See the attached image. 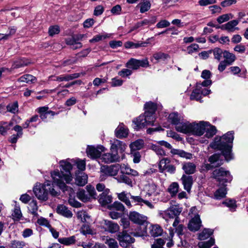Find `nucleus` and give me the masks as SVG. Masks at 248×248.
<instances>
[{
	"label": "nucleus",
	"mask_w": 248,
	"mask_h": 248,
	"mask_svg": "<svg viewBox=\"0 0 248 248\" xmlns=\"http://www.w3.org/2000/svg\"><path fill=\"white\" fill-rule=\"evenodd\" d=\"M61 172L58 170H54L51 172V176L53 183L63 192L68 190V187L66 186L64 181L66 183H70L72 178L70 171L72 169L71 163L66 160H62L60 162Z\"/></svg>",
	"instance_id": "nucleus-1"
},
{
	"label": "nucleus",
	"mask_w": 248,
	"mask_h": 248,
	"mask_svg": "<svg viewBox=\"0 0 248 248\" xmlns=\"http://www.w3.org/2000/svg\"><path fill=\"white\" fill-rule=\"evenodd\" d=\"M233 131H229L222 136H217L209 145V148L219 151L222 155H231L234 139Z\"/></svg>",
	"instance_id": "nucleus-2"
},
{
	"label": "nucleus",
	"mask_w": 248,
	"mask_h": 248,
	"mask_svg": "<svg viewBox=\"0 0 248 248\" xmlns=\"http://www.w3.org/2000/svg\"><path fill=\"white\" fill-rule=\"evenodd\" d=\"M54 183L46 181L44 184L37 183L33 188V192L37 199L40 201H46L48 198V194L52 196H58L60 191L54 188Z\"/></svg>",
	"instance_id": "nucleus-3"
},
{
	"label": "nucleus",
	"mask_w": 248,
	"mask_h": 248,
	"mask_svg": "<svg viewBox=\"0 0 248 248\" xmlns=\"http://www.w3.org/2000/svg\"><path fill=\"white\" fill-rule=\"evenodd\" d=\"M155 118L154 114L145 111L144 115H140L133 122L136 124L135 128L139 129L147 125H152L155 122Z\"/></svg>",
	"instance_id": "nucleus-4"
},
{
	"label": "nucleus",
	"mask_w": 248,
	"mask_h": 248,
	"mask_svg": "<svg viewBox=\"0 0 248 248\" xmlns=\"http://www.w3.org/2000/svg\"><path fill=\"white\" fill-rule=\"evenodd\" d=\"M213 176L219 184L225 185V183L230 182L232 180V176L229 171L226 170L224 168H220L216 169L213 172Z\"/></svg>",
	"instance_id": "nucleus-5"
},
{
	"label": "nucleus",
	"mask_w": 248,
	"mask_h": 248,
	"mask_svg": "<svg viewBox=\"0 0 248 248\" xmlns=\"http://www.w3.org/2000/svg\"><path fill=\"white\" fill-rule=\"evenodd\" d=\"M120 169V165L119 164L101 167L100 170V178L101 181L105 180L108 176H116Z\"/></svg>",
	"instance_id": "nucleus-6"
},
{
	"label": "nucleus",
	"mask_w": 248,
	"mask_h": 248,
	"mask_svg": "<svg viewBox=\"0 0 248 248\" xmlns=\"http://www.w3.org/2000/svg\"><path fill=\"white\" fill-rule=\"evenodd\" d=\"M232 156H210L208 159L209 164H205V168L207 170L214 167H217L223 164L224 159L227 161L232 159Z\"/></svg>",
	"instance_id": "nucleus-7"
},
{
	"label": "nucleus",
	"mask_w": 248,
	"mask_h": 248,
	"mask_svg": "<svg viewBox=\"0 0 248 248\" xmlns=\"http://www.w3.org/2000/svg\"><path fill=\"white\" fill-rule=\"evenodd\" d=\"M181 212L182 210L180 208L175 206L170 207L165 211H162L159 213V215L168 222L169 219H175L176 217H179L178 216Z\"/></svg>",
	"instance_id": "nucleus-8"
},
{
	"label": "nucleus",
	"mask_w": 248,
	"mask_h": 248,
	"mask_svg": "<svg viewBox=\"0 0 248 248\" xmlns=\"http://www.w3.org/2000/svg\"><path fill=\"white\" fill-rule=\"evenodd\" d=\"M201 83L196 84V88L193 91L190 95L191 100H196L201 102L202 95H206L211 93V90L206 88H202Z\"/></svg>",
	"instance_id": "nucleus-9"
},
{
	"label": "nucleus",
	"mask_w": 248,
	"mask_h": 248,
	"mask_svg": "<svg viewBox=\"0 0 248 248\" xmlns=\"http://www.w3.org/2000/svg\"><path fill=\"white\" fill-rule=\"evenodd\" d=\"M149 66V62L147 59L141 60L131 58L126 63V66L129 69L137 70L140 67H147Z\"/></svg>",
	"instance_id": "nucleus-10"
},
{
	"label": "nucleus",
	"mask_w": 248,
	"mask_h": 248,
	"mask_svg": "<svg viewBox=\"0 0 248 248\" xmlns=\"http://www.w3.org/2000/svg\"><path fill=\"white\" fill-rule=\"evenodd\" d=\"M110 142L111 144L110 150L112 153H115L116 154H123L124 152L126 145L123 142L114 139L110 140Z\"/></svg>",
	"instance_id": "nucleus-11"
},
{
	"label": "nucleus",
	"mask_w": 248,
	"mask_h": 248,
	"mask_svg": "<svg viewBox=\"0 0 248 248\" xmlns=\"http://www.w3.org/2000/svg\"><path fill=\"white\" fill-rule=\"evenodd\" d=\"M190 134L201 136L204 134V129L207 122L200 121L199 123L193 122L191 123Z\"/></svg>",
	"instance_id": "nucleus-12"
},
{
	"label": "nucleus",
	"mask_w": 248,
	"mask_h": 248,
	"mask_svg": "<svg viewBox=\"0 0 248 248\" xmlns=\"http://www.w3.org/2000/svg\"><path fill=\"white\" fill-rule=\"evenodd\" d=\"M117 239L120 245L123 247L127 248L130 244L134 243L135 239L125 231L120 232L117 235Z\"/></svg>",
	"instance_id": "nucleus-13"
},
{
	"label": "nucleus",
	"mask_w": 248,
	"mask_h": 248,
	"mask_svg": "<svg viewBox=\"0 0 248 248\" xmlns=\"http://www.w3.org/2000/svg\"><path fill=\"white\" fill-rule=\"evenodd\" d=\"M129 219L134 223L142 225L147 220V217L136 211L129 212Z\"/></svg>",
	"instance_id": "nucleus-14"
},
{
	"label": "nucleus",
	"mask_w": 248,
	"mask_h": 248,
	"mask_svg": "<svg viewBox=\"0 0 248 248\" xmlns=\"http://www.w3.org/2000/svg\"><path fill=\"white\" fill-rule=\"evenodd\" d=\"M192 124L190 122L184 121V119L175 126L177 131L184 134H190Z\"/></svg>",
	"instance_id": "nucleus-15"
},
{
	"label": "nucleus",
	"mask_w": 248,
	"mask_h": 248,
	"mask_svg": "<svg viewBox=\"0 0 248 248\" xmlns=\"http://www.w3.org/2000/svg\"><path fill=\"white\" fill-rule=\"evenodd\" d=\"M158 144L159 145L153 144L151 146V149L155 152L157 155H165L166 154L165 151L161 146H163L169 149L171 148V146L170 143L163 140L159 141Z\"/></svg>",
	"instance_id": "nucleus-16"
},
{
	"label": "nucleus",
	"mask_w": 248,
	"mask_h": 248,
	"mask_svg": "<svg viewBox=\"0 0 248 248\" xmlns=\"http://www.w3.org/2000/svg\"><path fill=\"white\" fill-rule=\"evenodd\" d=\"M106 151L107 149L101 145H98L96 146L88 145L86 149V153L87 155H100Z\"/></svg>",
	"instance_id": "nucleus-17"
},
{
	"label": "nucleus",
	"mask_w": 248,
	"mask_h": 248,
	"mask_svg": "<svg viewBox=\"0 0 248 248\" xmlns=\"http://www.w3.org/2000/svg\"><path fill=\"white\" fill-rule=\"evenodd\" d=\"M92 159H96L99 161L101 160L106 163H111L115 162H120L123 159V157L120 156H91Z\"/></svg>",
	"instance_id": "nucleus-18"
},
{
	"label": "nucleus",
	"mask_w": 248,
	"mask_h": 248,
	"mask_svg": "<svg viewBox=\"0 0 248 248\" xmlns=\"http://www.w3.org/2000/svg\"><path fill=\"white\" fill-rule=\"evenodd\" d=\"M40 117L43 121H46L47 119H50L55 115V113L50 110L47 107H40L38 108Z\"/></svg>",
	"instance_id": "nucleus-19"
},
{
	"label": "nucleus",
	"mask_w": 248,
	"mask_h": 248,
	"mask_svg": "<svg viewBox=\"0 0 248 248\" xmlns=\"http://www.w3.org/2000/svg\"><path fill=\"white\" fill-rule=\"evenodd\" d=\"M201 226L202 221L200 216L197 215L190 220L188 225V228L190 231L196 232L200 229Z\"/></svg>",
	"instance_id": "nucleus-20"
},
{
	"label": "nucleus",
	"mask_w": 248,
	"mask_h": 248,
	"mask_svg": "<svg viewBox=\"0 0 248 248\" xmlns=\"http://www.w3.org/2000/svg\"><path fill=\"white\" fill-rule=\"evenodd\" d=\"M103 228L106 231L111 233H115L119 230V226L117 223L108 220H104Z\"/></svg>",
	"instance_id": "nucleus-21"
},
{
	"label": "nucleus",
	"mask_w": 248,
	"mask_h": 248,
	"mask_svg": "<svg viewBox=\"0 0 248 248\" xmlns=\"http://www.w3.org/2000/svg\"><path fill=\"white\" fill-rule=\"evenodd\" d=\"M145 190L149 196H156L160 193V190L153 182L149 183L145 186Z\"/></svg>",
	"instance_id": "nucleus-22"
},
{
	"label": "nucleus",
	"mask_w": 248,
	"mask_h": 248,
	"mask_svg": "<svg viewBox=\"0 0 248 248\" xmlns=\"http://www.w3.org/2000/svg\"><path fill=\"white\" fill-rule=\"evenodd\" d=\"M109 189H106L100 195L98 202L103 206L106 205L112 202V197L108 195Z\"/></svg>",
	"instance_id": "nucleus-23"
},
{
	"label": "nucleus",
	"mask_w": 248,
	"mask_h": 248,
	"mask_svg": "<svg viewBox=\"0 0 248 248\" xmlns=\"http://www.w3.org/2000/svg\"><path fill=\"white\" fill-rule=\"evenodd\" d=\"M184 189L188 192H189L193 184L192 176L189 175H183L181 178Z\"/></svg>",
	"instance_id": "nucleus-24"
},
{
	"label": "nucleus",
	"mask_w": 248,
	"mask_h": 248,
	"mask_svg": "<svg viewBox=\"0 0 248 248\" xmlns=\"http://www.w3.org/2000/svg\"><path fill=\"white\" fill-rule=\"evenodd\" d=\"M128 134V129L125 127L123 123L120 124L115 131V136L119 138L127 137Z\"/></svg>",
	"instance_id": "nucleus-25"
},
{
	"label": "nucleus",
	"mask_w": 248,
	"mask_h": 248,
	"mask_svg": "<svg viewBox=\"0 0 248 248\" xmlns=\"http://www.w3.org/2000/svg\"><path fill=\"white\" fill-rule=\"evenodd\" d=\"M205 126L204 129L205 137L207 139L211 138L216 134L217 129L215 126L211 125L208 122H207Z\"/></svg>",
	"instance_id": "nucleus-26"
},
{
	"label": "nucleus",
	"mask_w": 248,
	"mask_h": 248,
	"mask_svg": "<svg viewBox=\"0 0 248 248\" xmlns=\"http://www.w3.org/2000/svg\"><path fill=\"white\" fill-rule=\"evenodd\" d=\"M88 175L83 172H79L77 174L75 179L76 183L79 186H84L88 182Z\"/></svg>",
	"instance_id": "nucleus-27"
},
{
	"label": "nucleus",
	"mask_w": 248,
	"mask_h": 248,
	"mask_svg": "<svg viewBox=\"0 0 248 248\" xmlns=\"http://www.w3.org/2000/svg\"><path fill=\"white\" fill-rule=\"evenodd\" d=\"M57 212L67 218H70L73 216L72 212L66 206L62 204H60L57 206Z\"/></svg>",
	"instance_id": "nucleus-28"
},
{
	"label": "nucleus",
	"mask_w": 248,
	"mask_h": 248,
	"mask_svg": "<svg viewBox=\"0 0 248 248\" xmlns=\"http://www.w3.org/2000/svg\"><path fill=\"white\" fill-rule=\"evenodd\" d=\"M211 76V73L209 70H204L202 72L201 77L202 78L205 79L202 83H201L202 87H207L211 85L212 83L211 80L210 79Z\"/></svg>",
	"instance_id": "nucleus-29"
},
{
	"label": "nucleus",
	"mask_w": 248,
	"mask_h": 248,
	"mask_svg": "<svg viewBox=\"0 0 248 248\" xmlns=\"http://www.w3.org/2000/svg\"><path fill=\"white\" fill-rule=\"evenodd\" d=\"M239 21L238 20H233L230 21L224 24L221 27L222 29L226 30L230 32H233L235 30H238L239 29L236 26L238 24Z\"/></svg>",
	"instance_id": "nucleus-30"
},
{
	"label": "nucleus",
	"mask_w": 248,
	"mask_h": 248,
	"mask_svg": "<svg viewBox=\"0 0 248 248\" xmlns=\"http://www.w3.org/2000/svg\"><path fill=\"white\" fill-rule=\"evenodd\" d=\"M30 63L29 60L26 58H20L15 60L12 65L11 69H16L27 65Z\"/></svg>",
	"instance_id": "nucleus-31"
},
{
	"label": "nucleus",
	"mask_w": 248,
	"mask_h": 248,
	"mask_svg": "<svg viewBox=\"0 0 248 248\" xmlns=\"http://www.w3.org/2000/svg\"><path fill=\"white\" fill-rule=\"evenodd\" d=\"M172 226L174 228L175 232L178 235L183 234L184 226L180 223L179 217L175 218L172 224Z\"/></svg>",
	"instance_id": "nucleus-32"
},
{
	"label": "nucleus",
	"mask_w": 248,
	"mask_h": 248,
	"mask_svg": "<svg viewBox=\"0 0 248 248\" xmlns=\"http://www.w3.org/2000/svg\"><path fill=\"white\" fill-rule=\"evenodd\" d=\"M150 233L154 237H157L161 235L163 232V229L157 224L152 225L150 228Z\"/></svg>",
	"instance_id": "nucleus-33"
},
{
	"label": "nucleus",
	"mask_w": 248,
	"mask_h": 248,
	"mask_svg": "<svg viewBox=\"0 0 248 248\" xmlns=\"http://www.w3.org/2000/svg\"><path fill=\"white\" fill-rule=\"evenodd\" d=\"M182 168L185 173L187 174H193L196 171V165L191 162L183 163Z\"/></svg>",
	"instance_id": "nucleus-34"
},
{
	"label": "nucleus",
	"mask_w": 248,
	"mask_h": 248,
	"mask_svg": "<svg viewBox=\"0 0 248 248\" xmlns=\"http://www.w3.org/2000/svg\"><path fill=\"white\" fill-rule=\"evenodd\" d=\"M168 119L171 124L176 126L180 121L183 120V117L177 112H173L170 114Z\"/></svg>",
	"instance_id": "nucleus-35"
},
{
	"label": "nucleus",
	"mask_w": 248,
	"mask_h": 248,
	"mask_svg": "<svg viewBox=\"0 0 248 248\" xmlns=\"http://www.w3.org/2000/svg\"><path fill=\"white\" fill-rule=\"evenodd\" d=\"M108 208L110 210H115L122 214H124L125 210L124 205L119 202H115L113 204L108 205Z\"/></svg>",
	"instance_id": "nucleus-36"
},
{
	"label": "nucleus",
	"mask_w": 248,
	"mask_h": 248,
	"mask_svg": "<svg viewBox=\"0 0 248 248\" xmlns=\"http://www.w3.org/2000/svg\"><path fill=\"white\" fill-rule=\"evenodd\" d=\"M151 0H141L138 6L140 7V12L145 13L148 11L151 7Z\"/></svg>",
	"instance_id": "nucleus-37"
},
{
	"label": "nucleus",
	"mask_w": 248,
	"mask_h": 248,
	"mask_svg": "<svg viewBox=\"0 0 248 248\" xmlns=\"http://www.w3.org/2000/svg\"><path fill=\"white\" fill-rule=\"evenodd\" d=\"M13 219L15 221H19L22 217L20 208L18 205L16 204L12 214Z\"/></svg>",
	"instance_id": "nucleus-38"
},
{
	"label": "nucleus",
	"mask_w": 248,
	"mask_h": 248,
	"mask_svg": "<svg viewBox=\"0 0 248 248\" xmlns=\"http://www.w3.org/2000/svg\"><path fill=\"white\" fill-rule=\"evenodd\" d=\"M224 60L228 64L231 65L235 60V56L228 51H225L223 52Z\"/></svg>",
	"instance_id": "nucleus-39"
},
{
	"label": "nucleus",
	"mask_w": 248,
	"mask_h": 248,
	"mask_svg": "<svg viewBox=\"0 0 248 248\" xmlns=\"http://www.w3.org/2000/svg\"><path fill=\"white\" fill-rule=\"evenodd\" d=\"M79 77V74H74L72 75H61L56 77L55 80L58 81H69Z\"/></svg>",
	"instance_id": "nucleus-40"
},
{
	"label": "nucleus",
	"mask_w": 248,
	"mask_h": 248,
	"mask_svg": "<svg viewBox=\"0 0 248 248\" xmlns=\"http://www.w3.org/2000/svg\"><path fill=\"white\" fill-rule=\"evenodd\" d=\"M147 43L146 42H141V43H135L132 42L128 41L125 43L124 47L126 48H139L140 47H145L146 46Z\"/></svg>",
	"instance_id": "nucleus-41"
},
{
	"label": "nucleus",
	"mask_w": 248,
	"mask_h": 248,
	"mask_svg": "<svg viewBox=\"0 0 248 248\" xmlns=\"http://www.w3.org/2000/svg\"><path fill=\"white\" fill-rule=\"evenodd\" d=\"M77 196L78 199L84 202H87L91 199L90 196L83 189L79 190Z\"/></svg>",
	"instance_id": "nucleus-42"
},
{
	"label": "nucleus",
	"mask_w": 248,
	"mask_h": 248,
	"mask_svg": "<svg viewBox=\"0 0 248 248\" xmlns=\"http://www.w3.org/2000/svg\"><path fill=\"white\" fill-rule=\"evenodd\" d=\"M227 193L226 188L224 186L220 187L214 193V198L219 200L224 198Z\"/></svg>",
	"instance_id": "nucleus-43"
},
{
	"label": "nucleus",
	"mask_w": 248,
	"mask_h": 248,
	"mask_svg": "<svg viewBox=\"0 0 248 248\" xmlns=\"http://www.w3.org/2000/svg\"><path fill=\"white\" fill-rule=\"evenodd\" d=\"M36 78L31 75L26 74L18 78V81L27 83H31L36 80Z\"/></svg>",
	"instance_id": "nucleus-44"
},
{
	"label": "nucleus",
	"mask_w": 248,
	"mask_h": 248,
	"mask_svg": "<svg viewBox=\"0 0 248 248\" xmlns=\"http://www.w3.org/2000/svg\"><path fill=\"white\" fill-rule=\"evenodd\" d=\"M143 141L142 140H138L131 143L130 145L131 151L133 152L141 149L143 147Z\"/></svg>",
	"instance_id": "nucleus-45"
},
{
	"label": "nucleus",
	"mask_w": 248,
	"mask_h": 248,
	"mask_svg": "<svg viewBox=\"0 0 248 248\" xmlns=\"http://www.w3.org/2000/svg\"><path fill=\"white\" fill-rule=\"evenodd\" d=\"M77 216L78 219L82 222H88L90 219V216L83 210L79 211L77 213Z\"/></svg>",
	"instance_id": "nucleus-46"
},
{
	"label": "nucleus",
	"mask_w": 248,
	"mask_h": 248,
	"mask_svg": "<svg viewBox=\"0 0 248 248\" xmlns=\"http://www.w3.org/2000/svg\"><path fill=\"white\" fill-rule=\"evenodd\" d=\"M75 237L74 236L69 237L60 238L58 239V241L60 243L67 246L75 243Z\"/></svg>",
	"instance_id": "nucleus-47"
},
{
	"label": "nucleus",
	"mask_w": 248,
	"mask_h": 248,
	"mask_svg": "<svg viewBox=\"0 0 248 248\" xmlns=\"http://www.w3.org/2000/svg\"><path fill=\"white\" fill-rule=\"evenodd\" d=\"M199 46L197 44H192L188 46L186 49L183 51L186 52L188 54L192 55L193 53H197L199 51Z\"/></svg>",
	"instance_id": "nucleus-48"
},
{
	"label": "nucleus",
	"mask_w": 248,
	"mask_h": 248,
	"mask_svg": "<svg viewBox=\"0 0 248 248\" xmlns=\"http://www.w3.org/2000/svg\"><path fill=\"white\" fill-rule=\"evenodd\" d=\"M213 233L212 230L204 229L202 232L199 234V239L200 240H205L209 238Z\"/></svg>",
	"instance_id": "nucleus-49"
},
{
	"label": "nucleus",
	"mask_w": 248,
	"mask_h": 248,
	"mask_svg": "<svg viewBox=\"0 0 248 248\" xmlns=\"http://www.w3.org/2000/svg\"><path fill=\"white\" fill-rule=\"evenodd\" d=\"M144 108L145 111H148L150 113L154 114L156 109V105L155 104L149 102L145 104Z\"/></svg>",
	"instance_id": "nucleus-50"
},
{
	"label": "nucleus",
	"mask_w": 248,
	"mask_h": 248,
	"mask_svg": "<svg viewBox=\"0 0 248 248\" xmlns=\"http://www.w3.org/2000/svg\"><path fill=\"white\" fill-rule=\"evenodd\" d=\"M111 34L107 33H104L102 34H98L94 36L92 39L90 40V43L97 42L103 39H105L107 38L110 37Z\"/></svg>",
	"instance_id": "nucleus-51"
},
{
	"label": "nucleus",
	"mask_w": 248,
	"mask_h": 248,
	"mask_svg": "<svg viewBox=\"0 0 248 248\" xmlns=\"http://www.w3.org/2000/svg\"><path fill=\"white\" fill-rule=\"evenodd\" d=\"M215 244V240L210 238L207 241L200 242L198 244V246L200 248H210Z\"/></svg>",
	"instance_id": "nucleus-52"
},
{
	"label": "nucleus",
	"mask_w": 248,
	"mask_h": 248,
	"mask_svg": "<svg viewBox=\"0 0 248 248\" xmlns=\"http://www.w3.org/2000/svg\"><path fill=\"white\" fill-rule=\"evenodd\" d=\"M179 185L176 182H173L169 186L168 192L172 196H175L178 191Z\"/></svg>",
	"instance_id": "nucleus-53"
},
{
	"label": "nucleus",
	"mask_w": 248,
	"mask_h": 248,
	"mask_svg": "<svg viewBox=\"0 0 248 248\" xmlns=\"http://www.w3.org/2000/svg\"><path fill=\"white\" fill-rule=\"evenodd\" d=\"M80 232L84 235L93 234L95 233L90 226L86 224H84L80 228Z\"/></svg>",
	"instance_id": "nucleus-54"
},
{
	"label": "nucleus",
	"mask_w": 248,
	"mask_h": 248,
	"mask_svg": "<svg viewBox=\"0 0 248 248\" xmlns=\"http://www.w3.org/2000/svg\"><path fill=\"white\" fill-rule=\"evenodd\" d=\"M153 57L156 60L157 62H160L164 61L166 60L169 57V55L164 53L159 52L155 53Z\"/></svg>",
	"instance_id": "nucleus-55"
},
{
	"label": "nucleus",
	"mask_w": 248,
	"mask_h": 248,
	"mask_svg": "<svg viewBox=\"0 0 248 248\" xmlns=\"http://www.w3.org/2000/svg\"><path fill=\"white\" fill-rule=\"evenodd\" d=\"M26 246V243L22 241L14 240L11 243L12 248H25Z\"/></svg>",
	"instance_id": "nucleus-56"
},
{
	"label": "nucleus",
	"mask_w": 248,
	"mask_h": 248,
	"mask_svg": "<svg viewBox=\"0 0 248 248\" xmlns=\"http://www.w3.org/2000/svg\"><path fill=\"white\" fill-rule=\"evenodd\" d=\"M37 203L36 201H32L30 202L29 205V209L31 214L34 216L37 215V211L38 210Z\"/></svg>",
	"instance_id": "nucleus-57"
},
{
	"label": "nucleus",
	"mask_w": 248,
	"mask_h": 248,
	"mask_svg": "<svg viewBox=\"0 0 248 248\" xmlns=\"http://www.w3.org/2000/svg\"><path fill=\"white\" fill-rule=\"evenodd\" d=\"M16 32V29L14 27H10L9 28V32L8 33L3 34L1 33L2 37V40H7L12 35L15 34Z\"/></svg>",
	"instance_id": "nucleus-58"
},
{
	"label": "nucleus",
	"mask_w": 248,
	"mask_h": 248,
	"mask_svg": "<svg viewBox=\"0 0 248 248\" xmlns=\"http://www.w3.org/2000/svg\"><path fill=\"white\" fill-rule=\"evenodd\" d=\"M170 160L169 158H164L162 159L159 163V169L163 171L165 170L170 164Z\"/></svg>",
	"instance_id": "nucleus-59"
},
{
	"label": "nucleus",
	"mask_w": 248,
	"mask_h": 248,
	"mask_svg": "<svg viewBox=\"0 0 248 248\" xmlns=\"http://www.w3.org/2000/svg\"><path fill=\"white\" fill-rule=\"evenodd\" d=\"M165 241L162 238H158L155 240L154 243L151 245V248H164L163 246Z\"/></svg>",
	"instance_id": "nucleus-60"
},
{
	"label": "nucleus",
	"mask_w": 248,
	"mask_h": 248,
	"mask_svg": "<svg viewBox=\"0 0 248 248\" xmlns=\"http://www.w3.org/2000/svg\"><path fill=\"white\" fill-rule=\"evenodd\" d=\"M233 16L232 14H224L217 17V21L221 24L228 21L230 18H233Z\"/></svg>",
	"instance_id": "nucleus-61"
},
{
	"label": "nucleus",
	"mask_w": 248,
	"mask_h": 248,
	"mask_svg": "<svg viewBox=\"0 0 248 248\" xmlns=\"http://www.w3.org/2000/svg\"><path fill=\"white\" fill-rule=\"evenodd\" d=\"M7 110L11 113H16L18 110V106L17 102H15L13 103L9 104L7 106Z\"/></svg>",
	"instance_id": "nucleus-62"
},
{
	"label": "nucleus",
	"mask_w": 248,
	"mask_h": 248,
	"mask_svg": "<svg viewBox=\"0 0 248 248\" xmlns=\"http://www.w3.org/2000/svg\"><path fill=\"white\" fill-rule=\"evenodd\" d=\"M223 204L230 208L231 211H235L236 206L235 204V202L234 200H226L223 202Z\"/></svg>",
	"instance_id": "nucleus-63"
},
{
	"label": "nucleus",
	"mask_w": 248,
	"mask_h": 248,
	"mask_svg": "<svg viewBox=\"0 0 248 248\" xmlns=\"http://www.w3.org/2000/svg\"><path fill=\"white\" fill-rule=\"evenodd\" d=\"M105 244L108 246L109 248H118V247L117 241L113 238H107Z\"/></svg>",
	"instance_id": "nucleus-64"
}]
</instances>
